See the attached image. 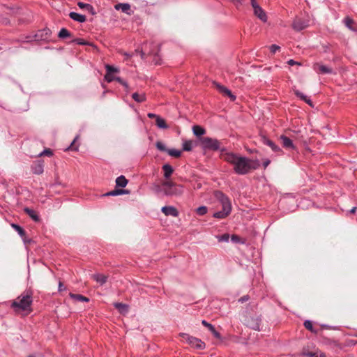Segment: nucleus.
<instances>
[{
    "instance_id": "f257e3e1",
    "label": "nucleus",
    "mask_w": 357,
    "mask_h": 357,
    "mask_svg": "<svg viewBox=\"0 0 357 357\" xmlns=\"http://www.w3.org/2000/svg\"><path fill=\"white\" fill-rule=\"evenodd\" d=\"M224 160L233 166L234 172L238 175H245L259 168L258 159H251L233 152H226Z\"/></svg>"
},
{
    "instance_id": "f03ea898",
    "label": "nucleus",
    "mask_w": 357,
    "mask_h": 357,
    "mask_svg": "<svg viewBox=\"0 0 357 357\" xmlns=\"http://www.w3.org/2000/svg\"><path fill=\"white\" fill-rule=\"evenodd\" d=\"M33 291L31 289H26L23 291L11 304V307L15 311H24L31 313L33 304Z\"/></svg>"
},
{
    "instance_id": "7ed1b4c3",
    "label": "nucleus",
    "mask_w": 357,
    "mask_h": 357,
    "mask_svg": "<svg viewBox=\"0 0 357 357\" xmlns=\"http://www.w3.org/2000/svg\"><path fill=\"white\" fill-rule=\"evenodd\" d=\"M215 197L222 204V211L213 213V217L217 219H224L227 218L231 211V204L229 198L222 191L215 192Z\"/></svg>"
},
{
    "instance_id": "20e7f679",
    "label": "nucleus",
    "mask_w": 357,
    "mask_h": 357,
    "mask_svg": "<svg viewBox=\"0 0 357 357\" xmlns=\"http://www.w3.org/2000/svg\"><path fill=\"white\" fill-rule=\"evenodd\" d=\"M163 185L165 186V197H179L183 195L184 192V187L183 185L178 184L172 181H163Z\"/></svg>"
},
{
    "instance_id": "39448f33",
    "label": "nucleus",
    "mask_w": 357,
    "mask_h": 357,
    "mask_svg": "<svg viewBox=\"0 0 357 357\" xmlns=\"http://www.w3.org/2000/svg\"><path fill=\"white\" fill-rule=\"evenodd\" d=\"M200 145L204 151H218L220 149L221 142L216 138L203 137L200 138Z\"/></svg>"
},
{
    "instance_id": "423d86ee",
    "label": "nucleus",
    "mask_w": 357,
    "mask_h": 357,
    "mask_svg": "<svg viewBox=\"0 0 357 357\" xmlns=\"http://www.w3.org/2000/svg\"><path fill=\"white\" fill-rule=\"evenodd\" d=\"M179 335L182 337L183 341L186 342L188 344L195 349H204L206 347V344L197 337L190 336V335L184 333H180Z\"/></svg>"
},
{
    "instance_id": "0eeeda50",
    "label": "nucleus",
    "mask_w": 357,
    "mask_h": 357,
    "mask_svg": "<svg viewBox=\"0 0 357 357\" xmlns=\"http://www.w3.org/2000/svg\"><path fill=\"white\" fill-rule=\"evenodd\" d=\"M52 33L51 29L47 27L39 29L33 35L34 41L49 43L51 41Z\"/></svg>"
},
{
    "instance_id": "6e6552de",
    "label": "nucleus",
    "mask_w": 357,
    "mask_h": 357,
    "mask_svg": "<svg viewBox=\"0 0 357 357\" xmlns=\"http://www.w3.org/2000/svg\"><path fill=\"white\" fill-rule=\"evenodd\" d=\"M261 321V315L249 316L245 319V325L252 330L260 331Z\"/></svg>"
},
{
    "instance_id": "1a4fd4ad",
    "label": "nucleus",
    "mask_w": 357,
    "mask_h": 357,
    "mask_svg": "<svg viewBox=\"0 0 357 357\" xmlns=\"http://www.w3.org/2000/svg\"><path fill=\"white\" fill-rule=\"evenodd\" d=\"M251 6L254 10V14L263 22L267 21V15L263 8L257 3L256 0H250Z\"/></svg>"
},
{
    "instance_id": "9d476101",
    "label": "nucleus",
    "mask_w": 357,
    "mask_h": 357,
    "mask_svg": "<svg viewBox=\"0 0 357 357\" xmlns=\"http://www.w3.org/2000/svg\"><path fill=\"white\" fill-rule=\"evenodd\" d=\"M106 69V74L105 75V80L108 83H110L115 80V78H116V76L114 75V73H119V69L118 68H116L111 65H106L105 66Z\"/></svg>"
},
{
    "instance_id": "9b49d317",
    "label": "nucleus",
    "mask_w": 357,
    "mask_h": 357,
    "mask_svg": "<svg viewBox=\"0 0 357 357\" xmlns=\"http://www.w3.org/2000/svg\"><path fill=\"white\" fill-rule=\"evenodd\" d=\"M31 170L33 174H42L44 172V161L42 160L33 161L31 165Z\"/></svg>"
},
{
    "instance_id": "f8f14e48",
    "label": "nucleus",
    "mask_w": 357,
    "mask_h": 357,
    "mask_svg": "<svg viewBox=\"0 0 357 357\" xmlns=\"http://www.w3.org/2000/svg\"><path fill=\"white\" fill-rule=\"evenodd\" d=\"M309 26V21L301 18H296L293 21L292 28L296 31H301Z\"/></svg>"
},
{
    "instance_id": "ddd939ff",
    "label": "nucleus",
    "mask_w": 357,
    "mask_h": 357,
    "mask_svg": "<svg viewBox=\"0 0 357 357\" xmlns=\"http://www.w3.org/2000/svg\"><path fill=\"white\" fill-rule=\"evenodd\" d=\"M261 141L264 144L269 146L273 152L278 154L283 153L282 149L266 136L262 137Z\"/></svg>"
},
{
    "instance_id": "4468645a",
    "label": "nucleus",
    "mask_w": 357,
    "mask_h": 357,
    "mask_svg": "<svg viewBox=\"0 0 357 357\" xmlns=\"http://www.w3.org/2000/svg\"><path fill=\"white\" fill-rule=\"evenodd\" d=\"M161 211L166 216H172L176 218L179 215V213L176 208L173 206H165L162 207Z\"/></svg>"
},
{
    "instance_id": "2eb2a0df",
    "label": "nucleus",
    "mask_w": 357,
    "mask_h": 357,
    "mask_svg": "<svg viewBox=\"0 0 357 357\" xmlns=\"http://www.w3.org/2000/svg\"><path fill=\"white\" fill-rule=\"evenodd\" d=\"M216 86L221 93L226 96H228L231 101H234L236 99V96L234 95L231 90H229L226 86L221 85L220 84H216Z\"/></svg>"
},
{
    "instance_id": "dca6fc26",
    "label": "nucleus",
    "mask_w": 357,
    "mask_h": 357,
    "mask_svg": "<svg viewBox=\"0 0 357 357\" xmlns=\"http://www.w3.org/2000/svg\"><path fill=\"white\" fill-rule=\"evenodd\" d=\"M313 68L314 70L321 74H332L333 73L331 68L319 63H316Z\"/></svg>"
},
{
    "instance_id": "f3484780",
    "label": "nucleus",
    "mask_w": 357,
    "mask_h": 357,
    "mask_svg": "<svg viewBox=\"0 0 357 357\" xmlns=\"http://www.w3.org/2000/svg\"><path fill=\"white\" fill-rule=\"evenodd\" d=\"M343 23L344 24L345 26L348 28L349 30L357 32V23L354 22L353 19H351L350 17L347 16L343 20Z\"/></svg>"
},
{
    "instance_id": "a211bd4d",
    "label": "nucleus",
    "mask_w": 357,
    "mask_h": 357,
    "mask_svg": "<svg viewBox=\"0 0 357 357\" xmlns=\"http://www.w3.org/2000/svg\"><path fill=\"white\" fill-rule=\"evenodd\" d=\"M114 8L116 10H121V12L128 15H131L132 13L131 11L130 5L128 3H116V5H114Z\"/></svg>"
},
{
    "instance_id": "6ab92c4d",
    "label": "nucleus",
    "mask_w": 357,
    "mask_h": 357,
    "mask_svg": "<svg viewBox=\"0 0 357 357\" xmlns=\"http://www.w3.org/2000/svg\"><path fill=\"white\" fill-rule=\"evenodd\" d=\"M280 138L282 141V146L284 148L291 150L296 149V146L294 144L293 141L290 138L284 135H281Z\"/></svg>"
},
{
    "instance_id": "aec40b11",
    "label": "nucleus",
    "mask_w": 357,
    "mask_h": 357,
    "mask_svg": "<svg viewBox=\"0 0 357 357\" xmlns=\"http://www.w3.org/2000/svg\"><path fill=\"white\" fill-rule=\"evenodd\" d=\"M202 325L208 328V329L211 332V333L215 337L218 339L221 338L220 333L215 329L213 325L207 322L206 320H202Z\"/></svg>"
},
{
    "instance_id": "412c9836",
    "label": "nucleus",
    "mask_w": 357,
    "mask_h": 357,
    "mask_svg": "<svg viewBox=\"0 0 357 357\" xmlns=\"http://www.w3.org/2000/svg\"><path fill=\"white\" fill-rule=\"evenodd\" d=\"M294 92L297 98H300L301 100L304 101L310 106H312V101L309 97H307L304 93H303L302 92L297 89L294 90Z\"/></svg>"
},
{
    "instance_id": "4be33fe9",
    "label": "nucleus",
    "mask_w": 357,
    "mask_h": 357,
    "mask_svg": "<svg viewBox=\"0 0 357 357\" xmlns=\"http://www.w3.org/2000/svg\"><path fill=\"white\" fill-rule=\"evenodd\" d=\"M69 17L74 21H76V22H78L80 23H83L84 22H86V17L85 15L77 13L76 12H70L69 13Z\"/></svg>"
},
{
    "instance_id": "5701e85b",
    "label": "nucleus",
    "mask_w": 357,
    "mask_h": 357,
    "mask_svg": "<svg viewBox=\"0 0 357 357\" xmlns=\"http://www.w3.org/2000/svg\"><path fill=\"white\" fill-rule=\"evenodd\" d=\"M162 169L164 172V177L166 179H169L174 172V169L169 164H165L162 167Z\"/></svg>"
},
{
    "instance_id": "b1692460",
    "label": "nucleus",
    "mask_w": 357,
    "mask_h": 357,
    "mask_svg": "<svg viewBox=\"0 0 357 357\" xmlns=\"http://www.w3.org/2000/svg\"><path fill=\"white\" fill-rule=\"evenodd\" d=\"M92 278L100 285H103L107 281V276L100 273L93 274Z\"/></svg>"
},
{
    "instance_id": "393cba45",
    "label": "nucleus",
    "mask_w": 357,
    "mask_h": 357,
    "mask_svg": "<svg viewBox=\"0 0 357 357\" xmlns=\"http://www.w3.org/2000/svg\"><path fill=\"white\" fill-rule=\"evenodd\" d=\"M165 186L163 185V182L161 184H153V192L158 196L164 197L165 194Z\"/></svg>"
},
{
    "instance_id": "a878e982",
    "label": "nucleus",
    "mask_w": 357,
    "mask_h": 357,
    "mask_svg": "<svg viewBox=\"0 0 357 357\" xmlns=\"http://www.w3.org/2000/svg\"><path fill=\"white\" fill-rule=\"evenodd\" d=\"M24 212L35 222H38L40 220L39 215L33 209L25 208Z\"/></svg>"
},
{
    "instance_id": "bb28decb",
    "label": "nucleus",
    "mask_w": 357,
    "mask_h": 357,
    "mask_svg": "<svg viewBox=\"0 0 357 357\" xmlns=\"http://www.w3.org/2000/svg\"><path fill=\"white\" fill-rule=\"evenodd\" d=\"M129 192L127 190H123V189H114V190H112L110 192H108L102 196H117L124 194H128Z\"/></svg>"
},
{
    "instance_id": "cd10ccee",
    "label": "nucleus",
    "mask_w": 357,
    "mask_h": 357,
    "mask_svg": "<svg viewBox=\"0 0 357 357\" xmlns=\"http://www.w3.org/2000/svg\"><path fill=\"white\" fill-rule=\"evenodd\" d=\"M128 183V179H126V178L123 175L118 176L116 179V185L117 187L125 188Z\"/></svg>"
},
{
    "instance_id": "c85d7f7f",
    "label": "nucleus",
    "mask_w": 357,
    "mask_h": 357,
    "mask_svg": "<svg viewBox=\"0 0 357 357\" xmlns=\"http://www.w3.org/2000/svg\"><path fill=\"white\" fill-rule=\"evenodd\" d=\"M192 132L195 136L201 137L206 133V130L198 125H195L192 127Z\"/></svg>"
},
{
    "instance_id": "c756f323",
    "label": "nucleus",
    "mask_w": 357,
    "mask_h": 357,
    "mask_svg": "<svg viewBox=\"0 0 357 357\" xmlns=\"http://www.w3.org/2000/svg\"><path fill=\"white\" fill-rule=\"evenodd\" d=\"M114 306L119 311L120 313L128 312L129 308L128 305L122 303H115Z\"/></svg>"
},
{
    "instance_id": "7c9ffc66",
    "label": "nucleus",
    "mask_w": 357,
    "mask_h": 357,
    "mask_svg": "<svg viewBox=\"0 0 357 357\" xmlns=\"http://www.w3.org/2000/svg\"><path fill=\"white\" fill-rule=\"evenodd\" d=\"M132 99L139 103L144 102L146 100L145 93L139 94L138 93H134L132 95Z\"/></svg>"
},
{
    "instance_id": "2f4dec72",
    "label": "nucleus",
    "mask_w": 357,
    "mask_h": 357,
    "mask_svg": "<svg viewBox=\"0 0 357 357\" xmlns=\"http://www.w3.org/2000/svg\"><path fill=\"white\" fill-rule=\"evenodd\" d=\"M70 297L75 301H81V302H89V298L88 297H86L82 294H76L70 293Z\"/></svg>"
},
{
    "instance_id": "473e14b6",
    "label": "nucleus",
    "mask_w": 357,
    "mask_h": 357,
    "mask_svg": "<svg viewBox=\"0 0 357 357\" xmlns=\"http://www.w3.org/2000/svg\"><path fill=\"white\" fill-rule=\"evenodd\" d=\"M11 227L17 232V234L24 238L26 236V231L19 225L13 223Z\"/></svg>"
},
{
    "instance_id": "72a5a7b5",
    "label": "nucleus",
    "mask_w": 357,
    "mask_h": 357,
    "mask_svg": "<svg viewBox=\"0 0 357 357\" xmlns=\"http://www.w3.org/2000/svg\"><path fill=\"white\" fill-rule=\"evenodd\" d=\"M303 325L306 329L310 331V332L317 334L318 333V330L315 329L313 326L312 321L310 320H305L303 323Z\"/></svg>"
},
{
    "instance_id": "f704fd0d",
    "label": "nucleus",
    "mask_w": 357,
    "mask_h": 357,
    "mask_svg": "<svg viewBox=\"0 0 357 357\" xmlns=\"http://www.w3.org/2000/svg\"><path fill=\"white\" fill-rule=\"evenodd\" d=\"M71 36V33L66 28H61L58 33V37L64 39Z\"/></svg>"
},
{
    "instance_id": "c9c22d12",
    "label": "nucleus",
    "mask_w": 357,
    "mask_h": 357,
    "mask_svg": "<svg viewBox=\"0 0 357 357\" xmlns=\"http://www.w3.org/2000/svg\"><path fill=\"white\" fill-rule=\"evenodd\" d=\"M155 123L157 126L160 128L162 129H167L168 128V125L165 122V121L161 118L160 116H157V119L155 120Z\"/></svg>"
},
{
    "instance_id": "e433bc0d",
    "label": "nucleus",
    "mask_w": 357,
    "mask_h": 357,
    "mask_svg": "<svg viewBox=\"0 0 357 357\" xmlns=\"http://www.w3.org/2000/svg\"><path fill=\"white\" fill-rule=\"evenodd\" d=\"M72 43H75L77 45H89V46L93 45V43H91L89 41H86V40H84L83 38H80L73 39L72 40Z\"/></svg>"
},
{
    "instance_id": "4c0bfd02",
    "label": "nucleus",
    "mask_w": 357,
    "mask_h": 357,
    "mask_svg": "<svg viewBox=\"0 0 357 357\" xmlns=\"http://www.w3.org/2000/svg\"><path fill=\"white\" fill-rule=\"evenodd\" d=\"M77 6L81 8V9H86L88 11L91 12V13H94L93 12V7L91 5V4H89V3H84V2H78L77 3Z\"/></svg>"
},
{
    "instance_id": "58836bf2",
    "label": "nucleus",
    "mask_w": 357,
    "mask_h": 357,
    "mask_svg": "<svg viewBox=\"0 0 357 357\" xmlns=\"http://www.w3.org/2000/svg\"><path fill=\"white\" fill-rule=\"evenodd\" d=\"M114 81H116L120 84H121L124 87L125 91L126 92H128L130 91V87H129L128 82L126 80H124L123 79H122L121 77H116V78H115Z\"/></svg>"
},
{
    "instance_id": "ea45409f",
    "label": "nucleus",
    "mask_w": 357,
    "mask_h": 357,
    "mask_svg": "<svg viewBox=\"0 0 357 357\" xmlns=\"http://www.w3.org/2000/svg\"><path fill=\"white\" fill-rule=\"evenodd\" d=\"M167 153L172 157L179 158L181 155V151L174 149H169Z\"/></svg>"
},
{
    "instance_id": "a19ab883",
    "label": "nucleus",
    "mask_w": 357,
    "mask_h": 357,
    "mask_svg": "<svg viewBox=\"0 0 357 357\" xmlns=\"http://www.w3.org/2000/svg\"><path fill=\"white\" fill-rule=\"evenodd\" d=\"M207 212L208 208L205 206H201L196 209V213L200 216L206 215Z\"/></svg>"
},
{
    "instance_id": "79ce46f5",
    "label": "nucleus",
    "mask_w": 357,
    "mask_h": 357,
    "mask_svg": "<svg viewBox=\"0 0 357 357\" xmlns=\"http://www.w3.org/2000/svg\"><path fill=\"white\" fill-rule=\"evenodd\" d=\"M306 356L307 357H326L325 354L321 351L307 352Z\"/></svg>"
},
{
    "instance_id": "37998d69",
    "label": "nucleus",
    "mask_w": 357,
    "mask_h": 357,
    "mask_svg": "<svg viewBox=\"0 0 357 357\" xmlns=\"http://www.w3.org/2000/svg\"><path fill=\"white\" fill-rule=\"evenodd\" d=\"M231 241L234 243L243 244L245 243V241L236 234H232L231 236Z\"/></svg>"
},
{
    "instance_id": "c03bdc74",
    "label": "nucleus",
    "mask_w": 357,
    "mask_h": 357,
    "mask_svg": "<svg viewBox=\"0 0 357 357\" xmlns=\"http://www.w3.org/2000/svg\"><path fill=\"white\" fill-rule=\"evenodd\" d=\"M78 139V136H76L73 141L71 142V144L69 145V146L66 149V151H77L78 150V146L75 145V142L77 139Z\"/></svg>"
},
{
    "instance_id": "a18cd8bd",
    "label": "nucleus",
    "mask_w": 357,
    "mask_h": 357,
    "mask_svg": "<svg viewBox=\"0 0 357 357\" xmlns=\"http://www.w3.org/2000/svg\"><path fill=\"white\" fill-rule=\"evenodd\" d=\"M192 149V144L191 141H185L183 143V150L185 151H190Z\"/></svg>"
},
{
    "instance_id": "49530a36",
    "label": "nucleus",
    "mask_w": 357,
    "mask_h": 357,
    "mask_svg": "<svg viewBox=\"0 0 357 357\" xmlns=\"http://www.w3.org/2000/svg\"><path fill=\"white\" fill-rule=\"evenodd\" d=\"M216 238L219 242H228L230 238L229 234H224L222 235L217 236Z\"/></svg>"
},
{
    "instance_id": "de8ad7c7",
    "label": "nucleus",
    "mask_w": 357,
    "mask_h": 357,
    "mask_svg": "<svg viewBox=\"0 0 357 357\" xmlns=\"http://www.w3.org/2000/svg\"><path fill=\"white\" fill-rule=\"evenodd\" d=\"M155 146H156V148H157L159 151H163V152H167V151H168V149H167V148H166V146H165V145L162 142H160V141H158V142H156V144H155Z\"/></svg>"
},
{
    "instance_id": "09e8293b",
    "label": "nucleus",
    "mask_w": 357,
    "mask_h": 357,
    "mask_svg": "<svg viewBox=\"0 0 357 357\" xmlns=\"http://www.w3.org/2000/svg\"><path fill=\"white\" fill-rule=\"evenodd\" d=\"M269 49L272 54H275L277 51L280 50V47L278 45L273 44L270 46Z\"/></svg>"
},
{
    "instance_id": "8fccbe9b",
    "label": "nucleus",
    "mask_w": 357,
    "mask_h": 357,
    "mask_svg": "<svg viewBox=\"0 0 357 357\" xmlns=\"http://www.w3.org/2000/svg\"><path fill=\"white\" fill-rule=\"evenodd\" d=\"M48 155V156H51L53 155V153H52V151L50 149H45L40 154V155Z\"/></svg>"
},
{
    "instance_id": "3c124183",
    "label": "nucleus",
    "mask_w": 357,
    "mask_h": 357,
    "mask_svg": "<svg viewBox=\"0 0 357 357\" xmlns=\"http://www.w3.org/2000/svg\"><path fill=\"white\" fill-rule=\"evenodd\" d=\"M66 289L65 285L63 284L62 282L59 281V287H58V290L59 291L61 292V291H63Z\"/></svg>"
},
{
    "instance_id": "603ef678",
    "label": "nucleus",
    "mask_w": 357,
    "mask_h": 357,
    "mask_svg": "<svg viewBox=\"0 0 357 357\" xmlns=\"http://www.w3.org/2000/svg\"><path fill=\"white\" fill-rule=\"evenodd\" d=\"M250 296L248 295L243 296L238 299V302L243 303L249 300Z\"/></svg>"
},
{
    "instance_id": "864d4df0",
    "label": "nucleus",
    "mask_w": 357,
    "mask_h": 357,
    "mask_svg": "<svg viewBox=\"0 0 357 357\" xmlns=\"http://www.w3.org/2000/svg\"><path fill=\"white\" fill-rule=\"evenodd\" d=\"M287 63L289 65V66H294V65H298V66H301V63L298 62V61H294V59H289L287 61Z\"/></svg>"
},
{
    "instance_id": "5fc2aeb1",
    "label": "nucleus",
    "mask_w": 357,
    "mask_h": 357,
    "mask_svg": "<svg viewBox=\"0 0 357 357\" xmlns=\"http://www.w3.org/2000/svg\"><path fill=\"white\" fill-rule=\"evenodd\" d=\"M271 163V160L269 159H265L263 161L262 165L264 169H266Z\"/></svg>"
},
{
    "instance_id": "6e6d98bb",
    "label": "nucleus",
    "mask_w": 357,
    "mask_h": 357,
    "mask_svg": "<svg viewBox=\"0 0 357 357\" xmlns=\"http://www.w3.org/2000/svg\"><path fill=\"white\" fill-rule=\"evenodd\" d=\"M237 7L242 4V0H231Z\"/></svg>"
},
{
    "instance_id": "4d7b16f0",
    "label": "nucleus",
    "mask_w": 357,
    "mask_h": 357,
    "mask_svg": "<svg viewBox=\"0 0 357 357\" xmlns=\"http://www.w3.org/2000/svg\"><path fill=\"white\" fill-rule=\"evenodd\" d=\"M25 38L26 39L27 41L29 42H31V41H34V38H33V35H28L25 37Z\"/></svg>"
},
{
    "instance_id": "13d9d810",
    "label": "nucleus",
    "mask_w": 357,
    "mask_h": 357,
    "mask_svg": "<svg viewBox=\"0 0 357 357\" xmlns=\"http://www.w3.org/2000/svg\"><path fill=\"white\" fill-rule=\"evenodd\" d=\"M148 117L150 119H157V116H159L158 115L153 114V113H149L147 114Z\"/></svg>"
},
{
    "instance_id": "bf43d9fd",
    "label": "nucleus",
    "mask_w": 357,
    "mask_h": 357,
    "mask_svg": "<svg viewBox=\"0 0 357 357\" xmlns=\"http://www.w3.org/2000/svg\"><path fill=\"white\" fill-rule=\"evenodd\" d=\"M227 151V149L222 145V144H220V149H219L218 151H220L221 153H223L225 152H226Z\"/></svg>"
},
{
    "instance_id": "052dcab7",
    "label": "nucleus",
    "mask_w": 357,
    "mask_h": 357,
    "mask_svg": "<svg viewBox=\"0 0 357 357\" xmlns=\"http://www.w3.org/2000/svg\"><path fill=\"white\" fill-rule=\"evenodd\" d=\"M356 209L357 208L356 206L353 207L350 211H349V213H355L356 211Z\"/></svg>"
},
{
    "instance_id": "680f3d73",
    "label": "nucleus",
    "mask_w": 357,
    "mask_h": 357,
    "mask_svg": "<svg viewBox=\"0 0 357 357\" xmlns=\"http://www.w3.org/2000/svg\"><path fill=\"white\" fill-rule=\"evenodd\" d=\"M124 55L126 56L127 57L131 56V55L128 53H125Z\"/></svg>"
},
{
    "instance_id": "e2e57ef3",
    "label": "nucleus",
    "mask_w": 357,
    "mask_h": 357,
    "mask_svg": "<svg viewBox=\"0 0 357 357\" xmlns=\"http://www.w3.org/2000/svg\"><path fill=\"white\" fill-rule=\"evenodd\" d=\"M322 327H323V328H328V326H326V325H323V326H322Z\"/></svg>"
},
{
    "instance_id": "0e129e2a",
    "label": "nucleus",
    "mask_w": 357,
    "mask_h": 357,
    "mask_svg": "<svg viewBox=\"0 0 357 357\" xmlns=\"http://www.w3.org/2000/svg\"><path fill=\"white\" fill-rule=\"evenodd\" d=\"M28 357H35V356H32V355H30V356H29Z\"/></svg>"
}]
</instances>
